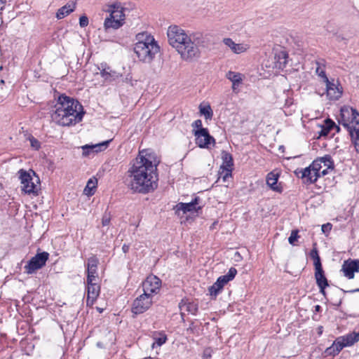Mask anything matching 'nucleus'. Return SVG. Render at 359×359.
<instances>
[{"label": "nucleus", "instance_id": "f257e3e1", "mask_svg": "<svg viewBox=\"0 0 359 359\" xmlns=\"http://www.w3.org/2000/svg\"><path fill=\"white\" fill-rule=\"evenodd\" d=\"M159 161L155 154L148 150L139 152L128 171V187L134 192L147 194L156 189V167Z\"/></svg>", "mask_w": 359, "mask_h": 359}, {"label": "nucleus", "instance_id": "f03ea898", "mask_svg": "<svg viewBox=\"0 0 359 359\" xmlns=\"http://www.w3.org/2000/svg\"><path fill=\"white\" fill-rule=\"evenodd\" d=\"M169 44L187 62L198 59L201 56V48L208 46L206 37L201 33L188 34L177 25H170L167 31Z\"/></svg>", "mask_w": 359, "mask_h": 359}, {"label": "nucleus", "instance_id": "7ed1b4c3", "mask_svg": "<svg viewBox=\"0 0 359 359\" xmlns=\"http://www.w3.org/2000/svg\"><path fill=\"white\" fill-rule=\"evenodd\" d=\"M51 114L52 120L62 126H69L80 122L83 118V107L79 101L62 95L59 96Z\"/></svg>", "mask_w": 359, "mask_h": 359}, {"label": "nucleus", "instance_id": "20e7f679", "mask_svg": "<svg viewBox=\"0 0 359 359\" xmlns=\"http://www.w3.org/2000/svg\"><path fill=\"white\" fill-rule=\"evenodd\" d=\"M334 169V162L329 155L317 158L307 168L297 170L295 174L300 177L305 183L312 184L317 181L318 177L326 175L329 170Z\"/></svg>", "mask_w": 359, "mask_h": 359}, {"label": "nucleus", "instance_id": "39448f33", "mask_svg": "<svg viewBox=\"0 0 359 359\" xmlns=\"http://www.w3.org/2000/svg\"><path fill=\"white\" fill-rule=\"evenodd\" d=\"M136 40L134 52L139 60L144 63L151 62L160 50L154 36L147 32H141L136 35Z\"/></svg>", "mask_w": 359, "mask_h": 359}, {"label": "nucleus", "instance_id": "423d86ee", "mask_svg": "<svg viewBox=\"0 0 359 359\" xmlns=\"http://www.w3.org/2000/svg\"><path fill=\"white\" fill-rule=\"evenodd\" d=\"M106 11L109 13L104 22V29L105 31L109 29H118L121 27L125 23V11L126 8H123L121 3L116 2L107 6Z\"/></svg>", "mask_w": 359, "mask_h": 359}, {"label": "nucleus", "instance_id": "0eeeda50", "mask_svg": "<svg viewBox=\"0 0 359 359\" xmlns=\"http://www.w3.org/2000/svg\"><path fill=\"white\" fill-rule=\"evenodd\" d=\"M19 179L20 180L21 190L25 194L32 195L36 196L39 195L40 190V180L36 175V173L32 170L26 171L20 169L18 171Z\"/></svg>", "mask_w": 359, "mask_h": 359}, {"label": "nucleus", "instance_id": "6e6552de", "mask_svg": "<svg viewBox=\"0 0 359 359\" xmlns=\"http://www.w3.org/2000/svg\"><path fill=\"white\" fill-rule=\"evenodd\" d=\"M339 124L349 133L359 128V113L355 109L344 106L340 110Z\"/></svg>", "mask_w": 359, "mask_h": 359}, {"label": "nucleus", "instance_id": "1a4fd4ad", "mask_svg": "<svg viewBox=\"0 0 359 359\" xmlns=\"http://www.w3.org/2000/svg\"><path fill=\"white\" fill-rule=\"evenodd\" d=\"M49 254L46 252L37 253L28 262L27 264L25 266V272L28 274H32L41 269L45 266Z\"/></svg>", "mask_w": 359, "mask_h": 359}, {"label": "nucleus", "instance_id": "9d476101", "mask_svg": "<svg viewBox=\"0 0 359 359\" xmlns=\"http://www.w3.org/2000/svg\"><path fill=\"white\" fill-rule=\"evenodd\" d=\"M152 304L153 298L142 293L133 301L131 311L135 315L142 314L147 311Z\"/></svg>", "mask_w": 359, "mask_h": 359}, {"label": "nucleus", "instance_id": "9b49d317", "mask_svg": "<svg viewBox=\"0 0 359 359\" xmlns=\"http://www.w3.org/2000/svg\"><path fill=\"white\" fill-rule=\"evenodd\" d=\"M142 286L143 293L154 299V295L161 290V280L157 276L150 275L143 281Z\"/></svg>", "mask_w": 359, "mask_h": 359}, {"label": "nucleus", "instance_id": "f8f14e48", "mask_svg": "<svg viewBox=\"0 0 359 359\" xmlns=\"http://www.w3.org/2000/svg\"><path fill=\"white\" fill-rule=\"evenodd\" d=\"M194 134L196 137V144L200 148L208 149L211 144H215V140L209 134L207 128L194 130Z\"/></svg>", "mask_w": 359, "mask_h": 359}, {"label": "nucleus", "instance_id": "ddd939ff", "mask_svg": "<svg viewBox=\"0 0 359 359\" xmlns=\"http://www.w3.org/2000/svg\"><path fill=\"white\" fill-rule=\"evenodd\" d=\"M202 208L201 201L196 196L190 203H179L176 205L175 209L178 215L182 211L183 214L187 212H198Z\"/></svg>", "mask_w": 359, "mask_h": 359}, {"label": "nucleus", "instance_id": "4468645a", "mask_svg": "<svg viewBox=\"0 0 359 359\" xmlns=\"http://www.w3.org/2000/svg\"><path fill=\"white\" fill-rule=\"evenodd\" d=\"M97 280H87L86 304L91 306L94 304L100 292V287Z\"/></svg>", "mask_w": 359, "mask_h": 359}, {"label": "nucleus", "instance_id": "2eb2a0df", "mask_svg": "<svg viewBox=\"0 0 359 359\" xmlns=\"http://www.w3.org/2000/svg\"><path fill=\"white\" fill-rule=\"evenodd\" d=\"M97 69L100 71V76L107 82H112L118 80L122 75L113 70L106 63H101Z\"/></svg>", "mask_w": 359, "mask_h": 359}, {"label": "nucleus", "instance_id": "dca6fc26", "mask_svg": "<svg viewBox=\"0 0 359 359\" xmlns=\"http://www.w3.org/2000/svg\"><path fill=\"white\" fill-rule=\"evenodd\" d=\"M342 271L348 279L354 278V273L359 271V259H348L342 265Z\"/></svg>", "mask_w": 359, "mask_h": 359}, {"label": "nucleus", "instance_id": "f3484780", "mask_svg": "<svg viewBox=\"0 0 359 359\" xmlns=\"http://www.w3.org/2000/svg\"><path fill=\"white\" fill-rule=\"evenodd\" d=\"M223 43L235 54L245 53L250 48L248 44L244 43H236L231 38H224Z\"/></svg>", "mask_w": 359, "mask_h": 359}, {"label": "nucleus", "instance_id": "a211bd4d", "mask_svg": "<svg viewBox=\"0 0 359 359\" xmlns=\"http://www.w3.org/2000/svg\"><path fill=\"white\" fill-rule=\"evenodd\" d=\"M97 263L98 261L95 257L88 259L87 264V280H97Z\"/></svg>", "mask_w": 359, "mask_h": 359}, {"label": "nucleus", "instance_id": "6ab92c4d", "mask_svg": "<svg viewBox=\"0 0 359 359\" xmlns=\"http://www.w3.org/2000/svg\"><path fill=\"white\" fill-rule=\"evenodd\" d=\"M288 54L282 49L276 50L274 54V64L278 69H283L287 62Z\"/></svg>", "mask_w": 359, "mask_h": 359}, {"label": "nucleus", "instance_id": "aec40b11", "mask_svg": "<svg viewBox=\"0 0 359 359\" xmlns=\"http://www.w3.org/2000/svg\"><path fill=\"white\" fill-rule=\"evenodd\" d=\"M180 309V314L182 318H184L185 312L196 315L198 311V305L194 302H188L185 300H182L179 304Z\"/></svg>", "mask_w": 359, "mask_h": 359}, {"label": "nucleus", "instance_id": "412c9836", "mask_svg": "<svg viewBox=\"0 0 359 359\" xmlns=\"http://www.w3.org/2000/svg\"><path fill=\"white\" fill-rule=\"evenodd\" d=\"M340 128L330 118H327L324 121V124L321 126V130L319 132L320 136H327L331 131L335 130L337 133L339 131Z\"/></svg>", "mask_w": 359, "mask_h": 359}, {"label": "nucleus", "instance_id": "4be33fe9", "mask_svg": "<svg viewBox=\"0 0 359 359\" xmlns=\"http://www.w3.org/2000/svg\"><path fill=\"white\" fill-rule=\"evenodd\" d=\"M344 347V345H343L340 339L338 337L330 347L325 349V353L326 355L335 356L338 355Z\"/></svg>", "mask_w": 359, "mask_h": 359}, {"label": "nucleus", "instance_id": "5701e85b", "mask_svg": "<svg viewBox=\"0 0 359 359\" xmlns=\"http://www.w3.org/2000/svg\"><path fill=\"white\" fill-rule=\"evenodd\" d=\"M279 175L273 172H269L266 176V184L273 190L280 193L282 187L278 185Z\"/></svg>", "mask_w": 359, "mask_h": 359}, {"label": "nucleus", "instance_id": "b1692460", "mask_svg": "<svg viewBox=\"0 0 359 359\" xmlns=\"http://www.w3.org/2000/svg\"><path fill=\"white\" fill-rule=\"evenodd\" d=\"M226 77L232 82V89L235 91L243 81V76L238 72L229 71L226 73Z\"/></svg>", "mask_w": 359, "mask_h": 359}, {"label": "nucleus", "instance_id": "393cba45", "mask_svg": "<svg viewBox=\"0 0 359 359\" xmlns=\"http://www.w3.org/2000/svg\"><path fill=\"white\" fill-rule=\"evenodd\" d=\"M339 338L345 347L351 346L359 341V331L351 332Z\"/></svg>", "mask_w": 359, "mask_h": 359}, {"label": "nucleus", "instance_id": "a878e982", "mask_svg": "<svg viewBox=\"0 0 359 359\" xmlns=\"http://www.w3.org/2000/svg\"><path fill=\"white\" fill-rule=\"evenodd\" d=\"M326 84L327 96L330 100H337L341 95V92L335 85L328 80Z\"/></svg>", "mask_w": 359, "mask_h": 359}, {"label": "nucleus", "instance_id": "bb28decb", "mask_svg": "<svg viewBox=\"0 0 359 359\" xmlns=\"http://www.w3.org/2000/svg\"><path fill=\"white\" fill-rule=\"evenodd\" d=\"M237 273V270L231 267L226 275L219 277L216 282L218 283L222 287L230 280H233Z\"/></svg>", "mask_w": 359, "mask_h": 359}, {"label": "nucleus", "instance_id": "cd10ccee", "mask_svg": "<svg viewBox=\"0 0 359 359\" xmlns=\"http://www.w3.org/2000/svg\"><path fill=\"white\" fill-rule=\"evenodd\" d=\"M75 8H76L75 3L67 4L57 11V12L56 13V17L58 19H62L65 16L68 15L72 12H73L74 11Z\"/></svg>", "mask_w": 359, "mask_h": 359}, {"label": "nucleus", "instance_id": "c85d7f7f", "mask_svg": "<svg viewBox=\"0 0 359 359\" xmlns=\"http://www.w3.org/2000/svg\"><path fill=\"white\" fill-rule=\"evenodd\" d=\"M222 164L220 166L221 169H233V161L232 156L227 151H223L222 152Z\"/></svg>", "mask_w": 359, "mask_h": 359}, {"label": "nucleus", "instance_id": "c756f323", "mask_svg": "<svg viewBox=\"0 0 359 359\" xmlns=\"http://www.w3.org/2000/svg\"><path fill=\"white\" fill-rule=\"evenodd\" d=\"M315 278L316 280L317 285L319 288L326 287L328 285V282L325 276L323 269L315 271Z\"/></svg>", "mask_w": 359, "mask_h": 359}, {"label": "nucleus", "instance_id": "7c9ffc66", "mask_svg": "<svg viewBox=\"0 0 359 359\" xmlns=\"http://www.w3.org/2000/svg\"><path fill=\"white\" fill-rule=\"evenodd\" d=\"M153 338L154 339V342L151 345V347L154 348L155 345L161 346L164 344L167 341V336L163 332H154L153 335Z\"/></svg>", "mask_w": 359, "mask_h": 359}, {"label": "nucleus", "instance_id": "2f4dec72", "mask_svg": "<svg viewBox=\"0 0 359 359\" xmlns=\"http://www.w3.org/2000/svg\"><path fill=\"white\" fill-rule=\"evenodd\" d=\"M97 180L90 179L84 189V194L88 196H91L94 194V189L96 188Z\"/></svg>", "mask_w": 359, "mask_h": 359}, {"label": "nucleus", "instance_id": "473e14b6", "mask_svg": "<svg viewBox=\"0 0 359 359\" xmlns=\"http://www.w3.org/2000/svg\"><path fill=\"white\" fill-rule=\"evenodd\" d=\"M199 109L201 114L204 115L206 119L212 118L213 112L209 104L205 106L201 104L199 106Z\"/></svg>", "mask_w": 359, "mask_h": 359}, {"label": "nucleus", "instance_id": "72a5a7b5", "mask_svg": "<svg viewBox=\"0 0 359 359\" xmlns=\"http://www.w3.org/2000/svg\"><path fill=\"white\" fill-rule=\"evenodd\" d=\"M101 144H86L81 147L83 150V156H87L91 153H94V149L96 147H99Z\"/></svg>", "mask_w": 359, "mask_h": 359}, {"label": "nucleus", "instance_id": "f704fd0d", "mask_svg": "<svg viewBox=\"0 0 359 359\" xmlns=\"http://www.w3.org/2000/svg\"><path fill=\"white\" fill-rule=\"evenodd\" d=\"M222 290V287L218 284L217 282H215L212 286L209 287V292L211 296H214L215 297Z\"/></svg>", "mask_w": 359, "mask_h": 359}, {"label": "nucleus", "instance_id": "c9c22d12", "mask_svg": "<svg viewBox=\"0 0 359 359\" xmlns=\"http://www.w3.org/2000/svg\"><path fill=\"white\" fill-rule=\"evenodd\" d=\"M28 139L30 142L32 148H33L35 150H39L40 149L41 143L37 139H36L33 136H29Z\"/></svg>", "mask_w": 359, "mask_h": 359}, {"label": "nucleus", "instance_id": "e433bc0d", "mask_svg": "<svg viewBox=\"0 0 359 359\" xmlns=\"http://www.w3.org/2000/svg\"><path fill=\"white\" fill-rule=\"evenodd\" d=\"M298 238H299L298 231L297 230L292 231V232L290 233V237L288 238V241H289L290 244L294 245L295 241H297Z\"/></svg>", "mask_w": 359, "mask_h": 359}, {"label": "nucleus", "instance_id": "4c0bfd02", "mask_svg": "<svg viewBox=\"0 0 359 359\" xmlns=\"http://www.w3.org/2000/svg\"><path fill=\"white\" fill-rule=\"evenodd\" d=\"M316 74L323 79L325 83H328V78L327 77L324 69L320 67H317L316 69Z\"/></svg>", "mask_w": 359, "mask_h": 359}, {"label": "nucleus", "instance_id": "58836bf2", "mask_svg": "<svg viewBox=\"0 0 359 359\" xmlns=\"http://www.w3.org/2000/svg\"><path fill=\"white\" fill-rule=\"evenodd\" d=\"M219 172L220 177L223 178L224 181H226L228 177L231 176V172L233 169H221Z\"/></svg>", "mask_w": 359, "mask_h": 359}, {"label": "nucleus", "instance_id": "ea45409f", "mask_svg": "<svg viewBox=\"0 0 359 359\" xmlns=\"http://www.w3.org/2000/svg\"><path fill=\"white\" fill-rule=\"evenodd\" d=\"M110 141L111 140H107V141H104L101 143H99L98 144H102V145H100L99 147L95 148L94 152H98V151H101L105 149L107 147Z\"/></svg>", "mask_w": 359, "mask_h": 359}, {"label": "nucleus", "instance_id": "a19ab883", "mask_svg": "<svg viewBox=\"0 0 359 359\" xmlns=\"http://www.w3.org/2000/svg\"><path fill=\"white\" fill-rule=\"evenodd\" d=\"M88 18L86 15H82L79 18V25L81 27H86L88 25Z\"/></svg>", "mask_w": 359, "mask_h": 359}, {"label": "nucleus", "instance_id": "79ce46f5", "mask_svg": "<svg viewBox=\"0 0 359 359\" xmlns=\"http://www.w3.org/2000/svg\"><path fill=\"white\" fill-rule=\"evenodd\" d=\"M313 264H314V266H315V271L316 270H319V269H323L321 262H320V258L319 256L316 257L313 259Z\"/></svg>", "mask_w": 359, "mask_h": 359}, {"label": "nucleus", "instance_id": "37998d69", "mask_svg": "<svg viewBox=\"0 0 359 359\" xmlns=\"http://www.w3.org/2000/svg\"><path fill=\"white\" fill-rule=\"evenodd\" d=\"M332 229V224L330 223H327L322 226V231L325 233H329Z\"/></svg>", "mask_w": 359, "mask_h": 359}, {"label": "nucleus", "instance_id": "c03bdc74", "mask_svg": "<svg viewBox=\"0 0 359 359\" xmlns=\"http://www.w3.org/2000/svg\"><path fill=\"white\" fill-rule=\"evenodd\" d=\"M192 126L194 128H198L201 129V128H202V121L199 119L198 120H196L193 123H192Z\"/></svg>", "mask_w": 359, "mask_h": 359}, {"label": "nucleus", "instance_id": "a18cd8bd", "mask_svg": "<svg viewBox=\"0 0 359 359\" xmlns=\"http://www.w3.org/2000/svg\"><path fill=\"white\" fill-rule=\"evenodd\" d=\"M110 218L107 215H104L102 219L103 226H107L109 224Z\"/></svg>", "mask_w": 359, "mask_h": 359}, {"label": "nucleus", "instance_id": "49530a36", "mask_svg": "<svg viewBox=\"0 0 359 359\" xmlns=\"http://www.w3.org/2000/svg\"><path fill=\"white\" fill-rule=\"evenodd\" d=\"M311 257L314 259L316 257H318V252L316 248H314L310 253Z\"/></svg>", "mask_w": 359, "mask_h": 359}, {"label": "nucleus", "instance_id": "de8ad7c7", "mask_svg": "<svg viewBox=\"0 0 359 359\" xmlns=\"http://www.w3.org/2000/svg\"><path fill=\"white\" fill-rule=\"evenodd\" d=\"M130 246L129 245L124 244L122 247V250L124 253H127L129 251Z\"/></svg>", "mask_w": 359, "mask_h": 359}, {"label": "nucleus", "instance_id": "09e8293b", "mask_svg": "<svg viewBox=\"0 0 359 359\" xmlns=\"http://www.w3.org/2000/svg\"><path fill=\"white\" fill-rule=\"evenodd\" d=\"M318 333L319 335H320L323 333V327L322 326H319L318 327Z\"/></svg>", "mask_w": 359, "mask_h": 359}, {"label": "nucleus", "instance_id": "8fccbe9b", "mask_svg": "<svg viewBox=\"0 0 359 359\" xmlns=\"http://www.w3.org/2000/svg\"><path fill=\"white\" fill-rule=\"evenodd\" d=\"M321 309V306L320 305H316L315 306V311L316 312H319Z\"/></svg>", "mask_w": 359, "mask_h": 359}, {"label": "nucleus", "instance_id": "3c124183", "mask_svg": "<svg viewBox=\"0 0 359 359\" xmlns=\"http://www.w3.org/2000/svg\"><path fill=\"white\" fill-rule=\"evenodd\" d=\"M325 287H323V289H322V288H320V292L322 294H323V295H325Z\"/></svg>", "mask_w": 359, "mask_h": 359}, {"label": "nucleus", "instance_id": "603ef678", "mask_svg": "<svg viewBox=\"0 0 359 359\" xmlns=\"http://www.w3.org/2000/svg\"><path fill=\"white\" fill-rule=\"evenodd\" d=\"M351 292H359V288L351 291Z\"/></svg>", "mask_w": 359, "mask_h": 359}, {"label": "nucleus", "instance_id": "864d4df0", "mask_svg": "<svg viewBox=\"0 0 359 359\" xmlns=\"http://www.w3.org/2000/svg\"><path fill=\"white\" fill-rule=\"evenodd\" d=\"M325 167H324V163H322V168H321V170H323V169H325Z\"/></svg>", "mask_w": 359, "mask_h": 359}, {"label": "nucleus", "instance_id": "5fc2aeb1", "mask_svg": "<svg viewBox=\"0 0 359 359\" xmlns=\"http://www.w3.org/2000/svg\"><path fill=\"white\" fill-rule=\"evenodd\" d=\"M128 77H126V81L128 82Z\"/></svg>", "mask_w": 359, "mask_h": 359}]
</instances>
